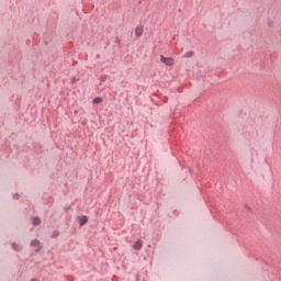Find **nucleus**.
<instances>
[{"mask_svg": "<svg viewBox=\"0 0 281 281\" xmlns=\"http://www.w3.org/2000/svg\"><path fill=\"white\" fill-rule=\"evenodd\" d=\"M59 234L60 233L58 231H54L52 234V238H58Z\"/></svg>", "mask_w": 281, "mask_h": 281, "instance_id": "9", "label": "nucleus"}, {"mask_svg": "<svg viewBox=\"0 0 281 281\" xmlns=\"http://www.w3.org/2000/svg\"><path fill=\"white\" fill-rule=\"evenodd\" d=\"M19 198V193H15L14 195H13V199H18Z\"/></svg>", "mask_w": 281, "mask_h": 281, "instance_id": "13", "label": "nucleus"}, {"mask_svg": "<svg viewBox=\"0 0 281 281\" xmlns=\"http://www.w3.org/2000/svg\"><path fill=\"white\" fill-rule=\"evenodd\" d=\"M87 223H89V217L86 215L81 216L79 220L80 227H83V225H87Z\"/></svg>", "mask_w": 281, "mask_h": 281, "instance_id": "5", "label": "nucleus"}, {"mask_svg": "<svg viewBox=\"0 0 281 281\" xmlns=\"http://www.w3.org/2000/svg\"><path fill=\"white\" fill-rule=\"evenodd\" d=\"M31 247H38L35 251H41V241L38 239L31 240Z\"/></svg>", "mask_w": 281, "mask_h": 281, "instance_id": "3", "label": "nucleus"}, {"mask_svg": "<svg viewBox=\"0 0 281 281\" xmlns=\"http://www.w3.org/2000/svg\"><path fill=\"white\" fill-rule=\"evenodd\" d=\"M106 80V77H101V81L104 82Z\"/></svg>", "mask_w": 281, "mask_h": 281, "instance_id": "12", "label": "nucleus"}, {"mask_svg": "<svg viewBox=\"0 0 281 281\" xmlns=\"http://www.w3.org/2000/svg\"><path fill=\"white\" fill-rule=\"evenodd\" d=\"M12 249H14V251H19V245H16V243L12 244Z\"/></svg>", "mask_w": 281, "mask_h": 281, "instance_id": "10", "label": "nucleus"}, {"mask_svg": "<svg viewBox=\"0 0 281 281\" xmlns=\"http://www.w3.org/2000/svg\"><path fill=\"white\" fill-rule=\"evenodd\" d=\"M41 223V217H38V216H35L34 218H33V225H38Z\"/></svg>", "mask_w": 281, "mask_h": 281, "instance_id": "6", "label": "nucleus"}, {"mask_svg": "<svg viewBox=\"0 0 281 281\" xmlns=\"http://www.w3.org/2000/svg\"><path fill=\"white\" fill-rule=\"evenodd\" d=\"M142 34H144V26H137V27L135 29V36H136L137 38H139V37L142 36Z\"/></svg>", "mask_w": 281, "mask_h": 281, "instance_id": "4", "label": "nucleus"}, {"mask_svg": "<svg viewBox=\"0 0 281 281\" xmlns=\"http://www.w3.org/2000/svg\"><path fill=\"white\" fill-rule=\"evenodd\" d=\"M114 43H116L117 45H120V44L122 43V41H121L119 37H116V40L114 41Z\"/></svg>", "mask_w": 281, "mask_h": 281, "instance_id": "11", "label": "nucleus"}, {"mask_svg": "<svg viewBox=\"0 0 281 281\" xmlns=\"http://www.w3.org/2000/svg\"><path fill=\"white\" fill-rule=\"evenodd\" d=\"M92 102H93V104H100L102 102V98L97 97V98L93 99Z\"/></svg>", "mask_w": 281, "mask_h": 281, "instance_id": "8", "label": "nucleus"}, {"mask_svg": "<svg viewBox=\"0 0 281 281\" xmlns=\"http://www.w3.org/2000/svg\"><path fill=\"white\" fill-rule=\"evenodd\" d=\"M160 63L167 65V67H172V65H175V59L172 57H165L164 55H161Z\"/></svg>", "mask_w": 281, "mask_h": 281, "instance_id": "1", "label": "nucleus"}, {"mask_svg": "<svg viewBox=\"0 0 281 281\" xmlns=\"http://www.w3.org/2000/svg\"><path fill=\"white\" fill-rule=\"evenodd\" d=\"M192 56H194V52L191 50L184 54L183 58H192Z\"/></svg>", "mask_w": 281, "mask_h": 281, "instance_id": "7", "label": "nucleus"}, {"mask_svg": "<svg viewBox=\"0 0 281 281\" xmlns=\"http://www.w3.org/2000/svg\"><path fill=\"white\" fill-rule=\"evenodd\" d=\"M71 82H72V83L76 82V77H72V78H71Z\"/></svg>", "mask_w": 281, "mask_h": 281, "instance_id": "14", "label": "nucleus"}, {"mask_svg": "<svg viewBox=\"0 0 281 281\" xmlns=\"http://www.w3.org/2000/svg\"><path fill=\"white\" fill-rule=\"evenodd\" d=\"M142 247H144V243L142 241V239L136 240L135 244L133 245V248L136 249V251H139Z\"/></svg>", "mask_w": 281, "mask_h": 281, "instance_id": "2", "label": "nucleus"}]
</instances>
